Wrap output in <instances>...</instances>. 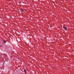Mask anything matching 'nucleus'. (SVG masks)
<instances>
[{
  "label": "nucleus",
  "instance_id": "1",
  "mask_svg": "<svg viewBox=\"0 0 74 74\" xmlns=\"http://www.w3.org/2000/svg\"><path fill=\"white\" fill-rule=\"evenodd\" d=\"M63 29H64L66 30L67 29V28H66V27H65L64 26L63 27Z\"/></svg>",
  "mask_w": 74,
  "mask_h": 74
},
{
  "label": "nucleus",
  "instance_id": "4",
  "mask_svg": "<svg viewBox=\"0 0 74 74\" xmlns=\"http://www.w3.org/2000/svg\"><path fill=\"white\" fill-rule=\"evenodd\" d=\"M24 72H26V71L25 70H24Z\"/></svg>",
  "mask_w": 74,
  "mask_h": 74
},
{
  "label": "nucleus",
  "instance_id": "3",
  "mask_svg": "<svg viewBox=\"0 0 74 74\" xmlns=\"http://www.w3.org/2000/svg\"><path fill=\"white\" fill-rule=\"evenodd\" d=\"M3 42H5V43H6V41H5L4 40H3Z\"/></svg>",
  "mask_w": 74,
  "mask_h": 74
},
{
  "label": "nucleus",
  "instance_id": "2",
  "mask_svg": "<svg viewBox=\"0 0 74 74\" xmlns=\"http://www.w3.org/2000/svg\"><path fill=\"white\" fill-rule=\"evenodd\" d=\"M24 11V10H23L21 9V12H23Z\"/></svg>",
  "mask_w": 74,
  "mask_h": 74
}]
</instances>
